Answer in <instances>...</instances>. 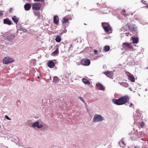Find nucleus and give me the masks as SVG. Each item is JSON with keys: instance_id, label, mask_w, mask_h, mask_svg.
Wrapping results in <instances>:
<instances>
[{"instance_id": "f257e3e1", "label": "nucleus", "mask_w": 148, "mask_h": 148, "mask_svg": "<svg viewBox=\"0 0 148 148\" xmlns=\"http://www.w3.org/2000/svg\"><path fill=\"white\" fill-rule=\"evenodd\" d=\"M130 97L128 95H125L121 97L118 99H113L112 102L115 104L120 105L128 103L129 101Z\"/></svg>"}, {"instance_id": "f03ea898", "label": "nucleus", "mask_w": 148, "mask_h": 148, "mask_svg": "<svg viewBox=\"0 0 148 148\" xmlns=\"http://www.w3.org/2000/svg\"><path fill=\"white\" fill-rule=\"evenodd\" d=\"M122 47L124 50L126 51H134V49L131 43H128L127 42L123 43L122 45Z\"/></svg>"}, {"instance_id": "7ed1b4c3", "label": "nucleus", "mask_w": 148, "mask_h": 148, "mask_svg": "<svg viewBox=\"0 0 148 148\" xmlns=\"http://www.w3.org/2000/svg\"><path fill=\"white\" fill-rule=\"evenodd\" d=\"M14 61V60L9 57H5L3 60V62L5 64H8L11 63Z\"/></svg>"}, {"instance_id": "20e7f679", "label": "nucleus", "mask_w": 148, "mask_h": 148, "mask_svg": "<svg viewBox=\"0 0 148 148\" xmlns=\"http://www.w3.org/2000/svg\"><path fill=\"white\" fill-rule=\"evenodd\" d=\"M125 73L128 77V79L129 80L132 82H135V77L132 74L128 72H126Z\"/></svg>"}, {"instance_id": "39448f33", "label": "nucleus", "mask_w": 148, "mask_h": 148, "mask_svg": "<svg viewBox=\"0 0 148 148\" xmlns=\"http://www.w3.org/2000/svg\"><path fill=\"white\" fill-rule=\"evenodd\" d=\"M41 6L42 4L41 3H34L33 5L32 8L34 10H38L40 9Z\"/></svg>"}, {"instance_id": "423d86ee", "label": "nucleus", "mask_w": 148, "mask_h": 148, "mask_svg": "<svg viewBox=\"0 0 148 148\" xmlns=\"http://www.w3.org/2000/svg\"><path fill=\"white\" fill-rule=\"evenodd\" d=\"M128 27L129 29L132 31H134L136 29V27L135 25H130V23H127L126 25Z\"/></svg>"}, {"instance_id": "0eeeda50", "label": "nucleus", "mask_w": 148, "mask_h": 148, "mask_svg": "<svg viewBox=\"0 0 148 148\" xmlns=\"http://www.w3.org/2000/svg\"><path fill=\"white\" fill-rule=\"evenodd\" d=\"M81 64H84L85 66H88L89 65L90 63V60L88 59H84L81 62Z\"/></svg>"}, {"instance_id": "6e6552de", "label": "nucleus", "mask_w": 148, "mask_h": 148, "mask_svg": "<svg viewBox=\"0 0 148 148\" xmlns=\"http://www.w3.org/2000/svg\"><path fill=\"white\" fill-rule=\"evenodd\" d=\"M32 126L33 127H37L38 129H40L42 127L43 125L42 124H40L38 121H36L33 123Z\"/></svg>"}, {"instance_id": "1a4fd4ad", "label": "nucleus", "mask_w": 148, "mask_h": 148, "mask_svg": "<svg viewBox=\"0 0 148 148\" xmlns=\"http://www.w3.org/2000/svg\"><path fill=\"white\" fill-rule=\"evenodd\" d=\"M14 38V36L12 34L8 35L5 36V40H7L10 41H12Z\"/></svg>"}, {"instance_id": "9d476101", "label": "nucleus", "mask_w": 148, "mask_h": 148, "mask_svg": "<svg viewBox=\"0 0 148 148\" xmlns=\"http://www.w3.org/2000/svg\"><path fill=\"white\" fill-rule=\"evenodd\" d=\"M103 119L101 115L96 114L94 116L93 120H103Z\"/></svg>"}, {"instance_id": "9b49d317", "label": "nucleus", "mask_w": 148, "mask_h": 148, "mask_svg": "<svg viewBox=\"0 0 148 148\" xmlns=\"http://www.w3.org/2000/svg\"><path fill=\"white\" fill-rule=\"evenodd\" d=\"M103 73L105 74L107 77L110 78L112 77L113 75L112 73V72L108 71L104 72H103Z\"/></svg>"}, {"instance_id": "f8f14e48", "label": "nucleus", "mask_w": 148, "mask_h": 148, "mask_svg": "<svg viewBox=\"0 0 148 148\" xmlns=\"http://www.w3.org/2000/svg\"><path fill=\"white\" fill-rule=\"evenodd\" d=\"M48 66L50 68H53L55 66V64L54 62L52 60L49 61L47 63Z\"/></svg>"}, {"instance_id": "ddd939ff", "label": "nucleus", "mask_w": 148, "mask_h": 148, "mask_svg": "<svg viewBox=\"0 0 148 148\" xmlns=\"http://www.w3.org/2000/svg\"><path fill=\"white\" fill-rule=\"evenodd\" d=\"M59 21V17L58 16H55L53 18V22L57 25H58Z\"/></svg>"}, {"instance_id": "4468645a", "label": "nucleus", "mask_w": 148, "mask_h": 148, "mask_svg": "<svg viewBox=\"0 0 148 148\" xmlns=\"http://www.w3.org/2000/svg\"><path fill=\"white\" fill-rule=\"evenodd\" d=\"M70 19L67 16H65L63 18L62 22L63 23H69Z\"/></svg>"}, {"instance_id": "2eb2a0df", "label": "nucleus", "mask_w": 148, "mask_h": 148, "mask_svg": "<svg viewBox=\"0 0 148 148\" xmlns=\"http://www.w3.org/2000/svg\"><path fill=\"white\" fill-rule=\"evenodd\" d=\"M3 23L4 24H7L9 25H10L12 24L11 21L8 18L4 19L3 20Z\"/></svg>"}, {"instance_id": "dca6fc26", "label": "nucleus", "mask_w": 148, "mask_h": 148, "mask_svg": "<svg viewBox=\"0 0 148 148\" xmlns=\"http://www.w3.org/2000/svg\"><path fill=\"white\" fill-rule=\"evenodd\" d=\"M31 8V5L30 3H26L24 6V8L26 10H29Z\"/></svg>"}, {"instance_id": "f3484780", "label": "nucleus", "mask_w": 148, "mask_h": 148, "mask_svg": "<svg viewBox=\"0 0 148 148\" xmlns=\"http://www.w3.org/2000/svg\"><path fill=\"white\" fill-rule=\"evenodd\" d=\"M132 43L133 44H136L138 43L139 41L138 38H132Z\"/></svg>"}, {"instance_id": "a211bd4d", "label": "nucleus", "mask_w": 148, "mask_h": 148, "mask_svg": "<svg viewBox=\"0 0 148 148\" xmlns=\"http://www.w3.org/2000/svg\"><path fill=\"white\" fill-rule=\"evenodd\" d=\"M12 19L14 22L16 24L19 21V18L15 16L12 17Z\"/></svg>"}, {"instance_id": "6ab92c4d", "label": "nucleus", "mask_w": 148, "mask_h": 148, "mask_svg": "<svg viewBox=\"0 0 148 148\" xmlns=\"http://www.w3.org/2000/svg\"><path fill=\"white\" fill-rule=\"evenodd\" d=\"M103 29L106 32H108L111 30V28L110 25L108 26L104 27Z\"/></svg>"}, {"instance_id": "aec40b11", "label": "nucleus", "mask_w": 148, "mask_h": 148, "mask_svg": "<svg viewBox=\"0 0 148 148\" xmlns=\"http://www.w3.org/2000/svg\"><path fill=\"white\" fill-rule=\"evenodd\" d=\"M96 85L99 87L100 90H103L105 88L103 86L99 83H98L96 84Z\"/></svg>"}, {"instance_id": "412c9836", "label": "nucleus", "mask_w": 148, "mask_h": 148, "mask_svg": "<svg viewBox=\"0 0 148 148\" xmlns=\"http://www.w3.org/2000/svg\"><path fill=\"white\" fill-rule=\"evenodd\" d=\"M82 81L86 85H89L90 84V82L88 79L85 78L82 79Z\"/></svg>"}, {"instance_id": "4be33fe9", "label": "nucleus", "mask_w": 148, "mask_h": 148, "mask_svg": "<svg viewBox=\"0 0 148 148\" xmlns=\"http://www.w3.org/2000/svg\"><path fill=\"white\" fill-rule=\"evenodd\" d=\"M119 84L125 87H128L129 86V84L126 82H120V83H119Z\"/></svg>"}, {"instance_id": "5701e85b", "label": "nucleus", "mask_w": 148, "mask_h": 148, "mask_svg": "<svg viewBox=\"0 0 148 148\" xmlns=\"http://www.w3.org/2000/svg\"><path fill=\"white\" fill-rule=\"evenodd\" d=\"M59 81V78L57 76H55L54 77L53 82L54 83H56Z\"/></svg>"}, {"instance_id": "b1692460", "label": "nucleus", "mask_w": 148, "mask_h": 148, "mask_svg": "<svg viewBox=\"0 0 148 148\" xmlns=\"http://www.w3.org/2000/svg\"><path fill=\"white\" fill-rule=\"evenodd\" d=\"M56 41L58 42H60L61 40V36L59 35H58L57 36L56 39Z\"/></svg>"}, {"instance_id": "393cba45", "label": "nucleus", "mask_w": 148, "mask_h": 148, "mask_svg": "<svg viewBox=\"0 0 148 148\" xmlns=\"http://www.w3.org/2000/svg\"><path fill=\"white\" fill-rule=\"evenodd\" d=\"M121 12L122 15L125 16V17L128 16L129 15L128 14H127L125 12V11L124 10V9H123L122 10V11Z\"/></svg>"}, {"instance_id": "a878e982", "label": "nucleus", "mask_w": 148, "mask_h": 148, "mask_svg": "<svg viewBox=\"0 0 148 148\" xmlns=\"http://www.w3.org/2000/svg\"><path fill=\"white\" fill-rule=\"evenodd\" d=\"M103 49L106 51H108L109 50L110 47L109 46H106L104 47Z\"/></svg>"}, {"instance_id": "bb28decb", "label": "nucleus", "mask_w": 148, "mask_h": 148, "mask_svg": "<svg viewBox=\"0 0 148 148\" xmlns=\"http://www.w3.org/2000/svg\"><path fill=\"white\" fill-rule=\"evenodd\" d=\"M109 25H110L108 23L103 22L102 23V26L103 28L104 27H106Z\"/></svg>"}, {"instance_id": "cd10ccee", "label": "nucleus", "mask_w": 148, "mask_h": 148, "mask_svg": "<svg viewBox=\"0 0 148 148\" xmlns=\"http://www.w3.org/2000/svg\"><path fill=\"white\" fill-rule=\"evenodd\" d=\"M71 74V73L70 71H69L66 73L65 75V77L66 78H68Z\"/></svg>"}, {"instance_id": "c85d7f7f", "label": "nucleus", "mask_w": 148, "mask_h": 148, "mask_svg": "<svg viewBox=\"0 0 148 148\" xmlns=\"http://www.w3.org/2000/svg\"><path fill=\"white\" fill-rule=\"evenodd\" d=\"M59 51L58 49H56L52 53V54L54 55H56L58 53Z\"/></svg>"}, {"instance_id": "c756f323", "label": "nucleus", "mask_w": 148, "mask_h": 148, "mask_svg": "<svg viewBox=\"0 0 148 148\" xmlns=\"http://www.w3.org/2000/svg\"><path fill=\"white\" fill-rule=\"evenodd\" d=\"M145 123L143 122H142L140 123V126L141 127H143L144 126Z\"/></svg>"}, {"instance_id": "7c9ffc66", "label": "nucleus", "mask_w": 148, "mask_h": 148, "mask_svg": "<svg viewBox=\"0 0 148 148\" xmlns=\"http://www.w3.org/2000/svg\"><path fill=\"white\" fill-rule=\"evenodd\" d=\"M79 98L82 102H85V101H84V99H83V98L82 97H79Z\"/></svg>"}, {"instance_id": "2f4dec72", "label": "nucleus", "mask_w": 148, "mask_h": 148, "mask_svg": "<svg viewBox=\"0 0 148 148\" xmlns=\"http://www.w3.org/2000/svg\"><path fill=\"white\" fill-rule=\"evenodd\" d=\"M121 142L122 143V144L123 145H126V144L125 143H124V141L123 140H121V141H120L119 143H120Z\"/></svg>"}, {"instance_id": "473e14b6", "label": "nucleus", "mask_w": 148, "mask_h": 148, "mask_svg": "<svg viewBox=\"0 0 148 148\" xmlns=\"http://www.w3.org/2000/svg\"><path fill=\"white\" fill-rule=\"evenodd\" d=\"M94 52L96 54H98V51L97 50H95L94 51Z\"/></svg>"}, {"instance_id": "72a5a7b5", "label": "nucleus", "mask_w": 148, "mask_h": 148, "mask_svg": "<svg viewBox=\"0 0 148 148\" xmlns=\"http://www.w3.org/2000/svg\"><path fill=\"white\" fill-rule=\"evenodd\" d=\"M5 118L8 120H10V119L7 115L5 116Z\"/></svg>"}, {"instance_id": "f704fd0d", "label": "nucleus", "mask_w": 148, "mask_h": 148, "mask_svg": "<svg viewBox=\"0 0 148 148\" xmlns=\"http://www.w3.org/2000/svg\"><path fill=\"white\" fill-rule=\"evenodd\" d=\"M12 11H13V9L12 8H10V9L9 11V12L10 13H12Z\"/></svg>"}, {"instance_id": "c9c22d12", "label": "nucleus", "mask_w": 148, "mask_h": 148, "mask_svg": "<svg viewBox=\"0 0 148 148\" xmlns=\"http://www.w3.org/2000/svg\"><path fill=\"white\" fill-rule=\"evenodd\" d=\"M34 1H44L43 0H34Z\"/></svg>"}, {"instance_id": "e433bc0d", "label": "nucleus", "mask_w": 148, "mask_h": 148, "mask_svg": "<svg viewBox=\"0 0 148 148\" xmlns=\"http://www.w3.org/2000/svg\"><path fill=\"white\" fill-rule=\"evenodd\" d=\"M3 13L2 12H0V16H1L3 15Z\"/></svg>"}, {"instance_id": "4c0bfd02", "label": "nucleus", "mask_w": 148, "mask_h": 148, "mask_svg": "<svg viewBox=\"0 0 148 148\" xmlns=\"http://www.w3.org/2000/svg\"><path fill=\"white\" fill-rule=\"evenodd\" d=\"M133 104L132 103H130V105H129V106L130 107H132V106L133 105Z\"/></svg>"}, {"instance_id": "58836bf2", "label": "nucleus", "mask_w": 148, "mask_h": 148, "mask_svg": "<svg viewBox=\"0 0 148 148\" xmlns=\"http://www.w3.org/2000/svg\"><path fill=\"white\" fill-rule=\"evenodd\" d=\"M134 148H140L138 146H135Z\"/></svg>"}, {"instance_id": "ea45409f", "label": "nucleus", "mask_w": 148, "mask_h": 148, "mask_svg": "<svg viewBox=\"0 0 148 148\" xmlns=\"http://www.w3.org/2000/svg\"><path fill=\"white\" fill-rule=\"evenodd\" d=\"M143 1H144V0H142L141 1V2H142V3H143Z\"/></svg>"}, {"instance_id": "a19ab883", "label": "nucleus", "mask_w": 148, "mask_h": 148, "mask_svg": "<svg viewBox=\"0 0 148 148\" xmlns=\"http://www.w3.org/2000/svg\"><path fill=\"white\" fill-rule=\"evenodd\" d=\"M146 8H148V5H147V6H146Z\"/></svg>"}, {"instance_id": "79ce46f5", "label": "nucleus", "mask_w": 148, "mask_h": 148, "mask_svg": "<svg viewBox=\"0 0 148 148\" xmlns=\"http://www.w3.org/2000/svg\"><path fill=\"white\" fill-rule=\"evenodd\" d=\"M93 121V122H96V121Z\"/></svg>"}, {"instance_id": "37998d69", "label": "nucleus", "mask_w": 148, "mask_h": 148, "mask_svg": "<svg viewBox=\"0 0 148 148\" xmlns=\"http://www.w3.org/2000/svg\"><path fill=\"white\" fill-rule=\"evenodd\" d=\"M134 46H136V45L134 44Z\"/></svg>"}]
</instances>
